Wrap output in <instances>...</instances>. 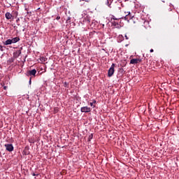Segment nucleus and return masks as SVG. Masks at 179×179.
I'll list each match as a JSON object with an SVG mask.
<instances>
[{
    "instance_id": "obj_1",
    "label": "nucleus",
    "mask_w": 179,
    "mask_h": 179,
    "mask_svg": "<svg viewBox=\"0 0 179 179\" xmlns=\"http://www.w3.org/2000/svg\"><path fill=\"white\" fill-rule=\"evenodd\" d=\"M115 66V64L113 63L110 68L109 69V70L108 71V78H111V76H113V75H114V68Z\"/></svg>"
},
{
    "instance_id": "obj_2",
    "label": "nucleus",
    "mask_w": 179,
    "mask_h": 179,
    "mask_svg": "<svg viewBox=\"0 0 179 179\" xmlns=\"http://www.w3.org/2000/svg\"><path fill=\"white\" fill-rule=\"evenodd\" d=\"M36 73H37V70L34 69L33 70L27 71L26 73L27 76H36Z\"/></svg>"
},
{
    "instance_id": "obj_3",
    "label": "nucleus",
    "mask_w": 179,
    "mask_h": 179,
    "mask_svg": "<svg viewBox=\"0 0 179 179\" xmlns=\"http://www.w3.org/2000/svg\"><path fill=\"white\" fill-rule=\"evenodd\" d=\"M124 13L126 14L124 16V20H127V22H129V20L134 17V16L131 15V12L129 11L124 12Z\"/></svg>"
},
{
    "instance_id": "obj_4",
    "label": "nucleus",
    "mask_w": 179,
    "mask_h": 179,
    "mask_svg": "<svg viewBox=\"0 0 179 179\" xmlns=\"http://www.w3.org/2000/svg\"><path fill=\"white\" fill-rule=\"evenodd\" d=\"M6 150H8V152H13V145L12 144H5L4 145Z\"/></svg>"
},
{
    "instance_id": "obj_5",
    "label": "nucleus",
    "mask_w": 179,
    "mask_h": 179,
    "mask_svg": "<svg viewBox=\"0 0 179 179\" xmlns=\"http://www.w3.org/2000/svg\"><path fill=\"white\" fill-rule=\"evenodd\" d=\"M81 113H90L92 111V108L87 106H83L80 108Z\"/></svg>"
},
{
    "instance_id": "obj_6",
    "label": "nucleus",
    "mask_w": 179,
    "mask_h": 179,
    "mask_svg": "<svg viewBox=\"0 0 179 179\" xmlns=\"http://www.w3.org/2000/svg\"><path fill=\"white\" fill-rule=\"evenodd\" d=\"M139 62H142V59H132L130 60V64L135 65V64H139Z\"/></svg>"
},
{
    "instance_id": "obj_7",
    "label": "nucleus",
    "mask_w": 179,
    "mask_h": 179,
    "mask_svg": "<svg viewBox=\"0 0 179 179\" xmlns=\"http://www.w3.org/2000/svg\"><path fill=\"white\" fill-rule=\"evenodd\" d=\"M83 22L87 24H90V17H89V15H87L86 17H85Z\"/></svg>"
},
{
    "instance_id": "obj_8",
    "label": "nucleus",
    "mask_w": 179,
    "mask_h": 179,
    "mask_svg": "<svg viewBox=\"0 0 179 179\" xmlns=\"http://www.w3.org/2000/svg\"><path fill=\"white\" fill-rule=\"evenodd\" d=\"M103 3L107 5V6H111V3H113V0H103Z\"/></svg>"
},
{
    "instance_id": "obj_9",
    "label": "nucleus",
    "mask_w": 179,
    "mask_h": 179,
    "mask_svg": "<svg viewBox=\"0 0 179 179\" xmlns=\"http://www.w3.org/2000/svg\"><path fill=\"white\" fill-rule=\"evenodd\" d=\"M20 54H22V50H19L14 53V56L15 58H18V57L20 56Z\"/></svg>"
},
{
    "instance_id": "obj_10",
    "label": "nucleus",
    "mask_w": 179,
    "mask_h": 179,
    "mask_svg": "<svg viewBox=\"0 0 179 179\" xmlns=\"http://www.w3.org/2000/svg\"><path fill=\"white\" fill-rule=\"evenodd\" d=\"M5 16H6V19H7L8 20H10V19H12L13 17V15L12 14H10V13H6L5 14Z\"/></svg>"
},
{
    "instance_id": "obj_11",
    "label": "nucleus",
    "mask_w": 179,
    "mask_h": 179,
    "mask_svg": "<svg viewBox=\"0 0 179 179\" xmlns=\"http://www.w3.org/2000/svg\"><path fill=\"white\" fill-rule=\"evenodd\" d=\"M13 43H17V41H20V38L19 37H15L11 39Z\"/></svg>"
},
{
    "instance_id": "obj_12",
    "label": "nucleus",
    "mask_w": 179,
    "mask_h": 179,
    "mask_svg": "<svg viewBox=\"0 0 179 179\" xmlns=\"http://www.w3.org/2000/svg\"><path fill=\"white\" fill-rule=\"evenodd\" d=\"M12 43H13L12 39H8L7 41H5L4 45H9Z\"/></svg>"
},
{
    "instance_id": "obj_13",
    "label": "nucleus",
    "mask_w": 179,
    "mask_h": 179,
    "mask_svg": "<svg viewBox=\"0 0 179 179\" xmlns=\"http://www.w3.org/2000/svg\"><path fill=\"white\" fill-rule=\"evenodd\" d=\"M24 155L27 156V155H30V152H29V148L26 147L24 150Z\"/></svg>"
},
{
    "instance_id": "obj_14",
    "label": "nucleus",
    "mask_w": 179,
    "mask_h": 179,
    "mask_svg": "<svg viewBox=\"0 0 179 179\" xmlns=\"http://www.w3.org/2000/svg\"><path fill=\"white\" fill-rule=\"evenodd\" d=\"M39 59H40L41 64H44V62L47 61V58H45V57H41Z\"/></svg>"
},
{
    "instance_id": "obj_15",
    "label": "nucleus",
    "mask_w": 179,
    "mask_h": 179,
    "mask_svg": "<svg viewBox=\"0 0 179 179\" xmlns=\"http://www.w3.org/2000/svg\"><path fill=\"white\" fill-rule=\"evenodd\" d=\"M143 26L145 29H148V27H150L148 21H144Z\"/></svg>"
},
{
    "instance_id": "obj_16",
    "label": "nucleus",
    "mask_w": 179,
    "mask_h": 179,
    "mask_svg": "<svg viewBox=\"0 0 179 179\" xmlns=\"http://www.w3.org/2000/svg\"><path fill=\"white\" fill-rule=\"evenodd\" d=\"M117 21V20H120V18H117L115 17V16L112 15V17H110V22H114V21Z\"/></svg>"
},
{
    "instance_id": "obj_17",
    "label": "nucleus",
    "mask_w": 179,
    "mask_h": 179,
    "mask_svg": "<svg viewBox=\"0 0 179 179\" xmlns=\"http://www.w3.org/2000/svg\"><path fill=\"white\" fill-rule=\"evenodd\" d=\"M94 104H96V100H93V102L90 103V105L91 106V107H93V108H94V107H96V106Z\"/></svg>"
},
{
    "instance_id": "obj_18",
    "label": "nucleus",
    "mask_w": 179,
    "mask_h": 179,
    "mask_svg": "<svg viewBox=\"0 0 179 179\" xmlns=\"http://www.w3.org/2000/svg\"><path fill=\"white\" fill-rule=\"evenodd\" d=\"M113 26H118V22L117 21H110Z\"/></svg>"
},
{
    "instance_id": "obj_19",
    "label": "nucleus",
    "mask_w": 179,
    "mask_h": 179,
    "mask_svg": "<svg viewBox=\"0 0 179 179\" xmlns=\"http://www.w3.org/2000/svg\"><path fill=\"white\" fill-rule=\"evenodd\" d=\"M12 62H15V59L10 58L8 60V64H12Z\"/></svg>"
},
{
    "instance_id": "obj_20",
    "label": "nucleus",
    "mask_w": 179,
    "mask_h": 179,
    "mask_svg": "<svg viewBox=\"0 0 179 179\" xmlns=\"http://www.w3.org/2000/svg\"><path fill=\"white\" fill-rule=\"evenodd\" d=\"M93 139V134H91L88 137V142H90Z\"/></svg>"
},
{
    "instance_id": "obj_21",
    "label": "nucleus",
    "mask_w": 179,
    "mask_h": 179,
    "mask_svg": "<svg viewBox=\"0 0 179 179\" xmlns=\"http://www.w3.org/2000/svg\"><path fill=\"white\" fill-rule=\"evenodd\" d=\"M31 176L38 177V173H34V171H31Z\"/></svg>"
},
{
    "instance_id": "obj_22",
    "label": "nucleus",
    "mask_w": 179,
    "mask_h": 179,
    "mask_svg": "<svg viewBox=\"0 0 179 179\" xmlns=\"http://www.w3.org/2000/svg\"><path fill=\"white\" fill-rule=\"evenodd\" d=\"M166 1L164 0H161V2H159V6H163V3H164Z\"/></svg>"
},
{
    "instance_id": "obj_23",
    "label": "nucleus",
    "mask_w": 179,
    "mask_h": 179,
    "mask_svg": "<svg viewBox=\"0 0 179 179\" xmlns=\"http://www.w3.org/2000/svg\"><path fill=\"white\" fill-rule=\"evenodd\" d=\"M66 23H71V17H69L66 20Z\"/></svg>"
},
{
    "instance_id": "obj_24",
    "label": "nucleus",
    "mask_w": 179,
    "mask_h": 179,
    "mask_svg": "<svg viewBox=\"0 0 179 179\" xmlns=\"http://www.w3.org/2000/svg\"><path fill=\"white\" fill-rule=\"evenodd\" d=\"M95 33H96L95 31H91V32H90V36H93V35H94Z\"/></svg>"
},
{
    "instance_id": "obj_25",
    "label": "nucleus",
    "mask_w": 179,
    "mask_h": 179,
    "mask_svg": "<svg viewBox=\"0 0 179 179\" xmlns=\"http://www.w3.org/2000/svg\"><path fill=\"white\" fill-rule=\"evenodd\" d=\"M59 19H61V16L57 15L56 17V20H59Z\"/></svg>"
},
{
    "instance_id": "obj_26",
    "label": "nucleus",
    "mask_w": 179,
    "mask_h": 179,
    "mask_svg": "<svg viewBox=\"0 0 179 179\" xmlns=\"http://www.w3.org/2000/svg\"><path fill=\"white\" fill-rule=\"evenodd\" d=\"M82 1H85V2H90V0H80V2Z\"/></svg>"
},
{
    "instance_id": "obj_27",
    "label": "nucleus",
    "mask_w": 179,
    "mask_h": 179,
    "mask_svg": "<svg viewBox=\"0 0 179 179\" xmlns=\"http://www.w3.org/2000/svg\"><path fill=\"white\" fill-rule=\"evenodd\" d=\"M124 37H125L126 40H129V38L128 37V36L125 35Z\"/></svg>"
},
{
    "instance_id": "obj_28",
    "label": "nucleus",
    "mask_w": 179,
    "mask_h": 179,
    "mask_svg": "<svg viewBox=\"0 0 179 179\" xmlns=\"http://www.w3.org/2000/svg\"><path fill=\"white\" fill-rule=\"evenodd\" d=\"M0 50L1 51H3V48L1 45L0 46Z\"/></svg>"
},
{
    "instance_id": "obj_29",
    "label": "nucleus",
    "mask_w": 179,
    "mask_h": 179,
    "mask_svg": "<svg viewBox=\"0 0 179 179\" xmlns=\"http://www.w3.org/2000/svg\"><path fill=\"white\" fill-rule=\"evenodd\" d=\"M7 88H8V87H6V86L3 87L4 90H6Z\"/></svg>"
},
{
    "instance_id": "obj_30",
    "label": "nucleus",
    "mask_w": 179,
    "mask_h": 179,
    "mask_svg": "<svg viewBox=\"0 0 179 179\" xmlns=\"http://www.w3.org/2000/svg\"><path fill=\"white\" fill-rule=\"evenodd\" d=\"M124 0H117L118 2H122Z\"/></svg>"
},
{
    "instance_id": "obj_31",
    "label": "nucleus",
    "mask_w": 179,
    "mask_h": 179,
    "mask_svg": "<svg viewBox=\"0 0 179 179\" xmlns=\"http://www.w3.org/2000/svg\"><path fill=\"white\" fill-rule=\"evenodd\" d=\"M153 51H154L153 49H150V52H153Z\"/></svg>"
},
{
    "instance_id": "obj_32",
    "label": "nucleus",
    "mask_w": 179,
    "mask_h": 179,
    "mask_svg": "<svg viewBox=\"0 0 179 179\" xmlns=\"http://www.w3.org/2000/svg\"><path fill=\"white\" fill-rule=\"evenodd\" d=\"M29 83H31V78H30Z\"/></svg>"
},
{
    "instance_id": "obj_33",
    "label": "nucleus",
    "mask_w": 179,
    "mask_h": 179,
    "mask_svg": "<svg viewBox=\"0 0 179 179\" xmlns=\"http://www.w3.org/2000/svg\"><path fill=\"white\" fill-rule=\"evenodd\" d=\"M19 20H20V19L17 18V22H19Z\"/></svg>"
},
{
    "instance_id": "obj_34",
    "label": "nucleus",
    "mask_w": 179,
    "mask_h": 179,
    "mask_svg": "<svg viewBox=\"0 0 179 179\" xmlns=\"http://www.w3.org/2000/svg\"><path fill=\"white\" fill-rule=\"evenodd\" d=\"M124 1V2H127V1H129V0H123Z\"/></svg>"
},
{
    "instance_id": "obj_35",
    "label": "nucleus",
    "mask_w": 179,
    "mask_h": 179,
    "mask_svg": "<svg viewBox=\"0 0 179 179\" xmlns=\"http://www.w3.org/2000/svg\"><path fill=\"white\" fill-rule=\"evenodd\" d=\"M22 31H24V28H23Z\"/></svg>"
},
{
    "instance_id": "obj_36",
    "label": "nucleus",
    "mask_w": 179,
    "mask_h": 179,
    "mask_svg": "<svg viewBox=\"0 0 179 179\" xmlns=\"http://www.w3.org/2000/svg\"><path fill=\"white\" fill-rule=\"evenodd\" d=\"M119 37H122V36H120Z\"/></svg>"
},
{
    "instance_id": "obj_37",
    "label": "nucleus",
    "mask_w": 179,
    "mask_h": 179,
    "mask_svg": "<svg viewBox=\"0 0 179 179\" xmlns=\"http://www.w3.org/2000/svg\"><path fill=\"white\" fill-rule=\"evenodd\" d=\"M38 10H40V8H38Z\"/></svg>"
}]
</instances>
